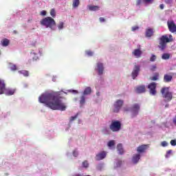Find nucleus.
I'll return each instance as SVG.
<instances>
[{"mask_svg":"<svg viewBox=\"0 0 176 176\" xmlns=\"http://www.w3.org/2000/svg\"><path fill=\"white\" fill-rule=\"evenodd\" d=\"M140 71H141V66L135 65L133 67V69L131 74L133 79H135V78L138 76V74H140Z\"/></svg>","mask_w":176,"mask_h":176,"instance_id":"11","label":"nucleus"},{"mask_svg":"<svg viewBox=\"0 0 176 176\" xmlns=\"http://www.w3.org/2000/svg\"><path fill=\"white\" fill-rule=\"evenodd\" d=\"M140 27L138 26H133L132 27V31H137V30H139Z\"/></svg>","mask_w":176,"mask_h":176,"instance_id":"46","label":"nucleus"},{"mask_svg":"<svg viewBox=\"0 0 176 176\" xmlns=\"http://www.w3.org/2000/svg\"><path fill=\"white\" fill-rule=\"evenodd\" d=\"M173 0H165V3L167 5H171V3H173Z\"/></svg>","mask_w":176,"mask_h":176,"instance_id":"40","label":"nucleus"},{"mask_svg":"<svg viewBox=\"0 0 176 176\" xmlns=\"http://www.w3.org/2000/svg\"><path fill=\"white\" fill-rule=\"evenodd\" d=\"M141 3H142V1H141V0H137V1H136V6H140V5Z\"/></svg>","mask_w":176,"mask_h":176,"instance_id":"45","label":"nucleus"},{"mask_svg":"<svg viewBox=\"0 0 176 176\" xmlns=\"http://www.w3.org/2000/svg\"><path fill=\"white\" fill-rule=\"evenodd\" d=\"M64 94L67 93L61 91L58 92L43 94L38 98V101L41 104H45L46 107L54 111H65L67 105L61 100L65 99Z\"/></svg>","mask_w":176,"mask_h":176,"instance_id":"1","label":"nucleus"},{"mask_svg":"<svg viewBox=\"0 0 176 176\" xmlns=\"http://www.w3.org/2000/svg\"><path fill=\"white\" fill-rule=\"evenodd\" d=\"M88 8L91 12H96V10H100V7L98 6H88Z\"/></svg>","mask_w":176,"mask_h":176,"instance_id":"21","label":"nucleus"},{"mask_svg":"<svg viewBox=\"0 0 176 176\" xmlns=\"http://www.w3.org/2000/svg\"><path fill=\"white\" fill-rule=\"evenodd\" d=\"M168 145V143H167V142L166 141H163L162 142V146H167Z\"/></svg>","mask_w":176,"mask_h":176,"instance_id":"43","label":"nucleus"},{"mask_svg":"<svg viewBox=\"0 0 176 176\" xmlns=\"http://www.w3.org/2000/svg\"><path fill=\"white\" fill-rule=\"evenodd\" d=\"M144 3H152L153 0H143Z\"/></svg>","mask_w":176,"mask_h":176,"instance_id":"39","label":"nucleus"},{"mask_svg":"<svg viewBox=\"0 0 176 176\" xmlns=\"http://www.w3.org/2000/svg\"><path fill=\"white\" fill-rule=\"evenodd\" d=\"M132 54L136 57V58H140L141 56L142 55V51H141L140 49L134 50V51L132 52Z\"/></svg>","mask_w":176,"mask_h":176,"instance_id":"17","label":"nucleus"},{"mask_svg":"<svg viewBox=\"0 0 176 176\" xmlns=\"http://www.w3.org/2000/svg\"><path fill=\"white\" fill-rule=\"evenodd\" d=\"M78 113L76 115V116H72L71 118H70V122H74V120H76L77 118H78Z\"/></svg>","mask_w":176,"mask_h":176,"instance_id":"32","label":"nucleus"},{"mask_svg":"<svg viewBox=\"0 0 176 176\" xmlns=\"http://www.w3.org/2000/svg\"><path fill=\"white\" fill-rule=\"evenodd\" d=\"M117 149L119 151L120 155H123V153H124V151L123 150V145H122V144H118L117 145Z\"/></svg>","mask_w":176,"mask_h":176,"instance_id":"20","label":"nucleus"},{"mask_svg":"<svg viewBox=\"0 0 176 176\" xmlns=\"http://www.w3.org/2000/svg\"><path fill=\"white\" fill-rule=\"evenodd\" d=\"M124 110L125 112H128V111H130V109L124 108Z\"/></svg>","mask_w":176,"mask_h":176,"instance_id":"51","label":"nucleus"},{"mask_svg":"<svg viewBox=\"0 0 176 176\" xmlns=\"http://www.w3.org/2000/svg\"><path fill=\"white\" fill-rule=\"evenodd\" d=\"M168 42H173V35L170 34L169 35V38L167 35H163L160 38V43L158 45L159 49L160 50H164L166 49V46H167V43Z\"/></svg>","mask_w":176,"mask_h":176,"instance_id":"3","label":"nucleus"},{"mask_svg":"<svg viewBox=\"0 0 176 176\" xmlns=\"http://www.w3.org/2000/svg\"><path fill=\"white\" fill-rule=\"evenodd\" d=\"M150 61L151 62L156 61V55H152L150 58Z\"/></svg>","mask_w":176,"mask_h":176,"instance_id":"36","label":"nucleus"},{"mask_svg":"<svg viewBox=\"0 0 176 176\" xmlns=\"http://www.w3.org/2000/svg\"><path fill=\"white\" fill-rule=\"evenodd\" d=\"M10 69L11 71H16L17 69V67L16 66V65H11Z\"/></svg>","mask_w":176,"mask_h":176,"instance_id":"33","label":"nucleus"},{"mask_svg":"<svg viewBox=\"0 0 176 176\" xmlns=\"http://www.w3.org/2000/svg\"><path fill=\"white\" fill-rule=\"evenodd\" d=\"M46 11L45 10H43V11H41V13H40V14L41 15V16H46Z\"/></svg>","mask_w":176,"mask_h":176,"instance_id":"47","label":"nucleus"},{"mask_svg":"<svg viewBox=\"0 0 176 176\" xmlns=\"http://www.w3.org/2000/svg\"><path fill=\"white\" fill-rule=\"evenodd\" d=\"M80 3L79 0H73V8H78Z\"/></svg>","mask_w":176,"mask_h":176,"instance_id":"24","label":"nucleus"},{"mask_svg":"<svg viewBox=\"0 0 176 176\" xmlns=\"http://www.w3.org/2000/svg\"><path fill=\"white\" fill-rule=\"evenodd\" d=\"M123 100H118L113 104L114 108L112 109V112L114 113H118L120 111V108L123 107Z\"/></svg>","mask_w":176,"mask_h":176,"instance_id":"8","label":"nucleus"},{"mask_svg":"<svg viewBox=\"0 0 176 176\" xmlns=\"http://www.w3.org/2000/svg\"><path fill=\"white\" fill-rule=\"evenodd\" d=\"M50 15L52 16V17H56V10L54 9L51 10Z\"/></svg>","mask_w":176,"mask_h":176,"instance_id":"31","label":"nucleus"},{"mask_svg":"<svg viewBox=\"0 0 176 176\" xmlns=\"http://www.w3.org/2000/svg\"><path fill=\"white\" fill-rule=\"evenodd\" d=\"M167 25L170 32H172V34L176 32V25L174 21H168Z\"/></svg>","mask_w":176,"mask_h":176,"instance_id":"10","label":"nucleus"},{"mask_svg":"<svg viewBox=\"0 0 176 176\" xmlns=\"http://www.w3.org/2000/svg\"><path fill=\"white\" fill-rule=\"evenodd\" d=\"M99 21H100V23H104L105 19H104V17H100L99 19Z\"/></svg>","mask_w":176,"mask_h":176,"instance_id":"48","label":"nucleus"},{"mask_svg":"<svg viewBox=\"0 0 176 176\" xmlns=\"http://www.w3.org/2000/svg\"><path fill=\"white\" fill-rule=\"evenodd\" d=\"M157 68V67L156 66V65H153L152 66H151L150 69L151 71H156V69Z\"/></svg>","mask_w":176,"mask_h":176,"instance_id":"35","label":"nucleus"},{"mask_svg":"<svg viewBox=\"0 0 176 176\" xmlns=\"http://www.w3.org/2000/svg\"><path fill=\"white\" fill-rule=\"evenodd\" d=\"M84 96H87L89 94H91V88L90 87H87L85 88L83 92Z\"/></svg>","mask_w":176,"mask_h":176,"instance_id":"23","label":"nucleus"},{"mask_svg":"<svg viewBox=\"0 0 176 176\" xmlns=\"http://www.w3.org/2000/svg\"><path fill=\"white\" fill-rule=\"evenodd\" d=\"M153 34H155V30H153V28H148L147 29H146V38H151L153 36Z\"/></svg>","mask_w":176,"mask_h":176,"instance_id":"13","label":"nucleus"},{"mask_svg":"<svg viewBox=\"0 0 176 176\" xmlns=\"http://www.w3.org/2000/svg\"><path fill=\"white\" fill-rule=\"evenodd\" d=\"M170 145H172V146H175V145H176V140H172L170 141Z\"/></svg>","mask_w":176,"mask_h":176,"instance_id":"38","label":"nucleus"},{"mask_svg":"<svg viewBox=\"0 0 176 176\" xmlns=\"http://www.w3.org/2000/svg\"><path fill=\"white\" fill-rule=\"evenodd\" d=\"M136 92L141 94V93H145L146 89L145 85H142L136 87Z\"/></svg>","mask_w":176,"mask_h":176,"instance_id":"19","label":"nucleus"},{"mask_svg":"<svg viewBox=\"0 0 176 176\" xmlns=\"http://www.w3.org/2000/svg\"><path fill=\"white\" fill-rule=\"evenodd\" d=\"M171 153H173V150H168L167 152H166V154L165 155V157L166 159H168V157H170V155H171Z\"/></svg>","mask_w":176,"mask_h":176,"instance_id":"30","label":"nucleus"},{"mask_svg":"<svg viewBox=\"0 0 176 176\" xmlns=\"http://www.w3.org/2000/svg\"><path fill=\"white\" fill-rule=\"evenodd\" d=\"M86 176H91L90 175H86Z\"/></svg>","mask_w":176,"mask_h":176,"instance_id":"56","label":"nucleus"},{"mask_svg":"<svg viewBox=\"0 0 176 176\" xmlns=\"http://www.w3.org/2000/svg\"><path fill=\"white\" fill-rule=\"evenodd\" d=\"M158 76H159V74H156L155 76L151 78V80H157Z\"/></svg>","mask_w":176,"mask_h":176,"instance_id":"41","label":"nucleus"},{"mask_svg":"<svg viewBox=\"0 0 176 176\" xmlns=\"http://www.w3.org/2000/svg\"><path fill=\"white\" fill-rule=\"evenodd\" d=\"M107 153H105V151H102L96 155V160H102V159H105Z\"/></svg>","mask_w":176,"mask_h":176,"instance_id":"14","label":"nucleus"},{"mask_svg":"<svg viewBox=\"0 0 176 176\" xmlns=\"http://www.w3.org/2000/svg\"><path fill=\"white\" fill-rule=\"evenodd\" d=\"M16 92V89H6L5 81L0 79V94H6V96H13Z\"/></svg>","mask_w":176,"mask_h":176,"instance_id":"5","label":"nucleus"},{"mask_svg":"<svg viewBox=\"0 0 176 176\" xmlns=\"http://www.w3.org/2000/svg\"><path fill=\"white\" fill-rule=\"evenodd\" d=\"M149 148V145L148 144H142L139 146L137 148L138 153H145L146 149Z\"/></svg>","mask_w":176,"mask_h":176,"instance_id":"12","label":"nucleus"},{"mask_svg":"<svg viewBox=\"0 0 176 176\" xmlns=\"http://www.w3.org/2000/svg\"><path fill=\"white\" fill-rule=\"evenodd\" d=\"M108 146H109V148L112 147V146H115V140H110L108 144H107Z\"/></svg>","mask_w":176,"mask_h":176,"instance_id":"27","label":"nucleus"},{"mask_svg":"<svg viewBox=\"0 0 176 176\" xmlns=\"http://www.w3.org/2000/svg\"><path fill=\"white\" fill-rule=\"evenodd\" d=\"M161 94L164 102H170L173 100V93L170 91L169 87H162L161 89Z\"/></svg>","mask_w":176,"mask_h":176,"instance_id":"4","label":"nucleus"},{"mask_svg":"<svg viewBox=\"0 0 176 176\" xmlns=\"http://www.w3.org/2000/svg\"><path fill=\"white\" fill-rule=\"evenodd\" d=\"M39 58L38 57V55L34 54V56L32 57L33 61H36Z\"/></svg>","mask_w":176,"mask_h":176,"instance_id":"42","label":"nucleus"},{"mask_svg":"<svg viewBox=\"0 0 176 176\" xmlns=\"http://www.w3.org/2000/svg\"><path fill=\"white\" fill-rule=\"evenodd\" d=\"M86 102V98H85V96H81L80 98V104L81 105H83V104H85V102Z\"/></svg>","mask_w":176,"mask_h":176,"instance_id":"29","label":"nucleus"},{"mask_svg":"<svg viewBox=\"0 0 176 176\" xmlns=\"http://www.w3.org/2000/svg\"><path fill=\"white\" fill-rule=\"evenodd\" d=\"M157 86V84H156V82H151L148 85V89H149V93L150 94H151V96H156V87Z\"/></svg>","mask_w":176,"mask_h":176,"instance_id":"9","label":"nucleus"},{"mask_svg":"<svg viewBox=\"0 0 176 176\" xmlns=\"http://www.w3.org/2000/svg\"><path fill=\"white\" fill-rule=\"evenodd\" d=\"M120 166H122V161H118L117 162V167H120Z\"/></svg>","mask_w":176,"mask_h":176,"instance_id":"49","label":"nucleus"},{"mask_svg":"<svg viewBox=\"0 0 176 176\" xmlns=\"http://www.w3.org/2000/svg\"><path fill=\"white\" fill-rule=\"evenodd\" d=\"M19 74H22V75H23V76H28V75H29V72L27 70L19 71Z\"/></svg>","mask_w":176,"mask_h":176,"instance_id":"26","label":"nucleus"},{"mask_svg":"<svg viewBox=\"0 0 176 176\" xmlns=\"http://www.w3.org/2000/svg\"><path fill=\"white\" fill-rule=\"evenodd\" d=\"M40 24L45 28H50V30H53V31L56 30L54 28V27H56V21H54V19L50 16L43 19L40 21Z\"/></svg>","mask_w":176,"mask_h":176,"instance_id":"2","label":"nucleus"},{"mask_svg":"<svg viewBox=\"0 0 176 176\" xmlns=\"http://www.w3.org/2000/svg\"><path fill=\"white\" fill-rule=\"evenodd\" d=\"M140 109H141V107L140 106V104H138V103L133 104L130 108V111L131 112V118H135V116L138 115V113L140 112Z\"/></svg>","mask_w":176,"mask_h":176,"instance_id":"7","label":"nucleus"},{"mask_svg":"<svg viewBox=\"0 0 176 176\" xmlns=\"http://www.w3.org/2000/svg\"><path fill=\"white\" fill-rule=\"evenodd\" d=\"M73 176H82V175H80V174H76V175H74Z\"/></svg>","mask_w":176,"mask_h":176,"instance_id":"53","label":"nucleus"},{"mask_svg":"<svg viewBox=\"0 0 176 176\" xmlns=\"http://www.w3.org/2000/svg\"><path fill=\"white\" fill-rule=\"evenodd\" d=\"M96 96H98V97L100 96V92H97Z\"/></svg>","mask_w":176,"mask_h":176,"instance_id":"54","label":"nucleus"},{"mask_svg":"<svg viewBox=\"0 0 176 176\" xmlns=\"http://www.w3.org/2000/svg\"><path fill=\"white\" fill-rule=\"evenodd\" d=\"M82 166L83 167H85V168H87V167H89V162H87V161H85L82 162Z\"/></svg>","mask_w":176,"mask_h":176,"instance_id":"34","label":"nucleus"},{"mask_svg":"<svg viewBox=\"0 0 176 176\" xmlns=\"http://www.w3.org/2000/svg\"><path fill=\"white\" fill-rule=\"evenodd\" d=\"M168 58H170V54L168 53H164L162 56V60H168Z\"/></svg>","mask_w":176,"mask_h":176,"instance_id":"25","label":"nucleus"},{"mask_svg":"<svg viewBox=\"0 0 176 176\" xmlns=\"http://www.w3.org/2000/svg\"><path fill=\"white\" fill-rule=\"evenodd\" d=\"M97 70L98 75H102L104 73V65L101 63H97Z\"/></svg>","mask_w":176,"mask_h":176,"instance_id":"15","label":"nucleus"},{"mask_svg":"<svg viewBox=\"0 0 176 176\" xmlns=\"http://www.w3.org/2000/svg\"><path fill=\"white\" fill-rule=\"evenodd\" d=\"M74 91L75 93H78V91H75V90H74Z\"/></svg>","mask_w":176,"mask_h":176,"instance_id":"55","label":"nucleus"},{"mask_svg":"<svg viewBox=\"0 0 176 176\" xmlns=\"http://www.w3.org/2000/svg\"><path fill=\"white\" fill-rule=\"evenodd\" d=\"M9 43H10V41L8 38H3L1 41V45L3 47L9 46Z\"/></svg>","mask_w":176,"mask_h":176,"instance_id":"22","label":"nucleus"},{"mask_svg":"<svg viewBox=\"0 0 176 176\" xmlns=\"http://www.w3.org/2000/svg\"><path fill=\"white\" fill-rule=\"evenodd\" d=\"M73 155L74 157H77L78 155V151L76 150H74L73 152Z\"/></svg>","mask_w":176,"mask_h":176,"instance_id":"44","label":"nucleus"},{"mask_svg":"<svg viewBox=\"0 0 176 176\" xmlns=\"http://www.w3.org/2000/svg\"><path fill=\"white\" fill-rule=\"evenodd\" d=\"M141 159V155L138 154H134L132 157V162L134 164H137L138 162H140V160Z\"/></svg>","mask_w":176,"mask_h":176,"instance_id":"16","label":"nucleus"},{"mask_svg":"<svg viewBox=\"0 0 176 176\" xmlns=\"http://www.w3.org/2000/svg\"><path fill=\"white\" fill-rule=\"evenodd\" d=\"M57 27L58 30H63V28H64V22H59V23L57 25Z\"/></svg>","mask_w":176,"mask_h":176,"instance_id":"28","label":"nucleus"},{"mask_svg":"<svg viewBox=\"0 0 176 176\" xmlns=\"http://www.w3.org/2000/svg\"><path fill=\"white\" fill-rule=\"evenodd\" d=\"M171 80H173V76L168 74L164 75V82H165V83H168V82H171Z\"/></svg>","mask_w":176,"mask_h":176,"instance_id":"18","label":"nucleus"},{"mask_svg":"<svg viewBox=\"0 0 176 176\" xmlns=\"http://www.w3.org/2000/svg\"><path fill=\"white\" fill-rule=\"evenodd\" d=\"M160 9H161L162 10H163L164 9V4H160Z\"/></svg>","mask_w":176,"mask_h":176,"instance_id":"50","label":"nucleus"},{"mask_svg":"<svg viewBox=\"0 0 176 176\" xmlns=\"http://www.w3.org/2000/svg\"><path fill=\"white\" fill-rule=\"evenodd\" d=\"M168 107H170V104H166L165 105V108H168Z\"/></svg>","mask_w":176,"mask_h":176,"instance_id":"52","label":"nucleus"},{"mask_svg":"<svg viewBox=\"0 0 176 176\" xmlns=\"http://www.w3.org/2000/svg\"><path fill=\"white\" fill-rule=\"evenodd\" d=\"M109 129L113 133H118V131H120V129H122V123L120 121L113 120L109 125Z\"/></svg>","mask_w":176,"mask_h":176,"instance_id":"6","label":"nucleus"},{"mask_svg":"<svg viewBox=\"0 0 176 176\" xmlns=\"http://www.w3.org/2000/svg\"><path fill=\"white\" fill-rule=\"evenodd\" d=\"M86 54L87 56H89V57H91V56H93V52L89 50V51H86Z\"/></svg>","mask_w":176,"mask_h":176,"instance_id":"37","label":"nucleus"}]
</instances>
